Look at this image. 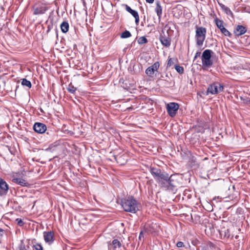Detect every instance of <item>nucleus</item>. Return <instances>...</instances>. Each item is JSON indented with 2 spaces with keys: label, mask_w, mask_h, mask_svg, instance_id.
I'll return each mask as SVG.
<instances>
[{
  "label": "nucleus",
  "mask_w": 250,
  "mask_h": 250,
  "mask_svg": "<svg viewBox=\"0 0 250 250\" xmlns=\"http://www.w3.org/2000/svg\"><path fill=\"white\" fill-rule=\"evenodd\" d=\"M149 171L161 188L173 192L176 190L179 183L178 174L169 176L164 170L155 167H150Z\"/></svg>",
  "instance_id": "nucleus-1"
},
{
  "label": "nucleus",
  "mask_w": 250,
  "mask_h": 250,
  "mask_svg": "<svg viewBox=\"0 0 250 250\" xmlns=\"http://www.w3.org/2000/svg\"><path fill=\"white\" fill-rule=\"evenodd\" d=\"M121 205L124 210L126 212L135 213L139 210L140 204L132 196L123 199L121 200Z\"/></svg>",
  "instance_id": "nucleus-2"
},
{
  "label": "nucleus",
  "mask_w": 250,
  "mask_h": 250,
  "mask_svg": "<svg viewBox=\"0 0 250 250\" xmlns=\"http://www.w3.org/2000/svg\"><path fill=\"white\" fill-rule=\"evenodd\" d=\"M195 39L196 44L197 46H202L206 38L207 33L206 28L204 27H199L197 25L195 26Z\"/></svg>",
  "instance_id": "nucleus-3"
},
{
  "label": "nucleus",
  "mask_w": 250,
  "mask_h": 250,
  "mask_svg": "<svg viewBox=\"0 0 250 250\" xmlns=\"http://www.w3.org/2000/svg\"><path fill=\"white\" fill-rule=\"evenodd\" d=\"M48 8L45 3L38 2L36 3L32 7V10L34 15H40L44 14L47 10Z\"/></svg>",
  "instance_id": "nucleus-4"
},
{
  "label": "nucleus",
  "mask_w": 250,
  "mask_h": 250,
  "mask_svg": "<svg viewBox=\"0 0 250 250\" xmlns=\"http://www.w3.org/2000/svg\"><path fill=\"white\" fill-rule=\"evenodd\" d=\"M213 53V51L209 49H206L203 52L202 56L203 66L209 67L212 65L213 62L211 60V57Z\"/></svg>",
  "instance_id": "nucleus-5"
},
{
  "label": "nucleus",
  "mask_w": 250,
  "mask_h": 250,
  "mask_svg": "<svg viewBox=\"0 0 250 250\" xmlns=\"http://www.w3.org/2000/svg\"><path fill=\"white\" fill-rule=\"evenodd\" d=\"M223 89L224 85L219 83L216 82L209 85L207 92L208 94L210 93L212 95H216L219 92L223 91Z\"/></svg>",
  "instance_id": "nucleus-6"
},
{
  "label": "nucleus",
  "mask_w": 250,
  "mask_h": 250,
  "mask_svg": "<svg viewBox=\"0 0 250 250\" xmlns=\"http://www.w3.org/2000/svg\"><path fill=\"white\" fill-rule=\"evenodd\" d=\"M166 108L168 115L170 117H173L177 113L179 105L176 103L171 102L167 104Z\"/></svg>",
  "instance_id": "nucleus-7"
},
{
  "label": "nucleus",
  "mask_w": 250,
  "mask_h": 250,
  "mask_svg": "<svg viewBox=\"0 0 250 250\" xmlns=\"http://www.w3.org/2000/svg\"><path fill=\"white\" fill-rule=\"evenodd\" d=\"M215 24L217 27L220 30L221 33L226 36L230 37V33L224 27L223 23V21L222 20H219L218 18H216L214 19Z\"/></svg>",
  "instance_id": "nucleus-8"
},
{
  "label": "nucleus",
  "mask_w": 250,
  "mask_h": 250,
  "mask_svg": "<svg viewBox=\"0 0 250 250\" xmlns=\"http://www.w3.org/2000/svg\"><path fill=\"white\" fill-rule=\"evenodd\" d=\"M33 129L37 133L42 134L47 130L46 125L42 123L36 122L33 125Z\"/></svg>",
  "instance_id": "nucleus-9"
},
{
  "label": "nucleus",
  "mask_w": 250,
  "mask_h": 250,
  "mask_svg": "<svg viewBox=\"0 0 250 250\" xmlns=\"http://www.w3.org/2000/svg\"><path fill=\"white\" fill-rule=\"evenodd\" d=\"M159 40L161 43L164 46L168 47L170 45L171 39L169 37L167 33V35H166L164 32H163L162 34H161L159 37Z\"/></svg>",
  "instance_id": "nucleus-10"
},
{
  "label": "nucleus",
  "mask_w": 250,
  "mask_h": 250,
  "mask_svg": "<svg viewBox=\"0 0 250 250\" xmlns=\"http://www.w3.org/2000/svg\"><path fill=\"white\" fill-rule=\"evenodd\" d=\"M8 189V185L3 179L0 178V196L7 194Z\"/></svg>",
  "instance_id": "nucleus-11"
},
{
  "label": "nucleus",
  "mask_w": 250,
  "mask_h": 250,
  "mask_svg": "<svg viewBox=\"0 0 250 250\" xmlns=\"http://www.w3.org/2000/svg\"><path fill=\"white\" fill-rule=\"evenodd\" d=\"M43 237L45 242L49 245H51L54 241V233L51 231H44L43 232Z\"/></svg>",
  "instance_id": "nucleus-12"
},
{
  "label": "nucleus",
  "mask_w": 250,
  "mask_h": 250,
  "mask_svg": "<svg viewBox=\"0 0 250 250\" xmlns=\"http://www.w3.org/2000/svg\"><path fill=\"white\" fill-rule=\"evenodd\" d=\"M125 7V10L130 13L135 18V23L136 25H138L139 24V14L136 10L132 9L127 4L124 5Z\"/></svg>",
  "instance_id": "nucleus-13"
},
{
  "label": "nucleus",
  "mask_w": 250,
  "mask_h": 250,
  "mask_svg": "<svg viewBox=\"0 0 250 250\" xmlns=\"http://www.w3.org/2000/svg\"><path fill=\"white\" fill-rule=\"evenodd\" d=\"M246 32V28L241 25H237L233 31L234 34L237 36L242 35L244 34Z\"/></svg>",
  "instance_id": "nucleus-14"
},
{
  "label": "nucleus",
  "mask_w": 250,
  "mask_h": 250,
  "mask_svg": "<svg viewBox=\"0 0 250 250\" xmlns=\"http://www.w3.org/2000/svg\"><path fill=\"white\" fill-rule=\"evenodd\" d=\"M12 181L14 183L22 187H28L30 186V184H29L25 180L20 177L13 178Z\"/></svg>",
  "instance_id": "nucleus-15"
},
{
  "label": "nucleus",
  "mask_w": 250,
  "mask_h": 250,
  "mask_svg": "<svg viewBox=\"0 0 250 250\" xmlns=\"http://www.w3.org/2000/svg\"><path fill=\"white\" fill-rule=\"evenodd\" d=\"M155 11L157 13L159 21H160L162 15V8L159 1L156 2V6L155 9Z\"/></svg>",
  "instance_id": "nucleus-16"
},
{
  "label": "nucleus",
  "mask_w": 250,
  "mask_h": 250,
  "mask_svg": "<svg viewBox=\"0 0 250 250\" xmlns=\"http://www.w3.org/2000/svg\"><path fill=\"white\" fill-rule=\"evenodd\" d=\"M61 31L63 33H66L69 30V25L67 21H63L60 25Z\"/></svg>",
  "instance_id": "nucleus-17"
},
{
  "label": "nucleus",
  "mask_w": 250,
  "mask_h": 250,
  "mask_svg": "<svg viewBox=\"0 0 250 250\" xmlns=\"http://www.w3.org/2000/svg\"><path fill=\"white\" fill-rule=\"evenodd\" d=\"M155 72V71H154V69L152 67H151V66L147 68L145 71V73L147 75V76L151 78L153 77Z\"/></svg>",
  "instance_id": "nucleus-18"
},
{
  "label": "nucleus",
  "mask_w": 250,
  "mask_h": 250,
  "mask_svg": "<svg viewBox=\"0 0 250 250\" xmlns=\"http://www.w3.org/2000/svg\"><path fill=\"white\" fill-rule=\"evenodd\" d=\"M221 8H222V10L226 13V14L227 15L231 16V17L233 16V13H232V11L230 10V9L229 7L226 6L224 5H222V6H221Z\"/></svg>",
  "instance_id": "nucleus-19"
},
{
  "label": "nucleus",
  "mask_w": 250,
  "mask_h": 250,
  "mask_svg": "<svg viewBox=\"0 0 250 250\" xmlns=\"http://www.w3.org/2000/svg\"><path fill=\"white\" fill-rule=\"evenodd\" d=\"M21 84L23 86H27L29 88H30L32 86V84L30 81L27 80L26 79H22Z\"/></svg>",
  "instance_id": "nucleus-20"
},
{
  "label": "nucleus",
  "mask_w": 250,
  "mask_h": 250,
  "mask_svg": "<svg viewBox=\"0 0 250 250\" xmlns=\"http://www.w3.org/2000/svg\"><path fill=\"white\" fill-rule=\"evenodd\" d=\"M67 90L69 93L74 94L77 90V88L70 83L67 88Z\"/></svg>",
  "instance_id": "nucleus-21"
},
{
  "label": "nucleus",
  "mask_w": 250,
  "mask_h": 250,
  "mask_svg": "<svg viewBox=\"0 0 250 250\" xmlns=\"http://www.w3.org/2000/svg\"><path fill=\"white\" fill-rule=\"evenodd\" d=\"M112 245L114 249L121 247V243L118 239H114L112 242Z\"/></svg>",
  "instance_id": "nucleus-22"
},
{
  "label": "nucleus",
  "mask_w": 250,
  "mask_h": 250,
  "mask_svg": "<svg viewBox=\"0 0 250 250\" xmlns=\"http://www.w3.org/2000/svg\"><path fill=\"white\" fill-rule=\"evenodd\" d=\"M131 34L129 31L125 30L121 35V38L122 39L128 38L131 37Z\"/></svg>",
  "instance_id": "nucleus-23"
},
{
  "label": "nucleus",
  "mask_w": 250,
  "mask_h": 250,
  "mask_svg": "<svg viewBox=\"0 0 250 250\" xmlns=\"http://www.w3.org/2000/svg\"><path fill=\"white\" fill-rule=\"evenodd\" d=\"M139 44H143L147 42V40L145 37H140L138 40Z\"/></svg>",
  "instance_id": "nucleus-24"
},
{
  "label": "nucleus",
  "mask_w": 250,
  "mask_h": 250,
  "mask_svg": "<svg viewBox=\"0 0 250 250\" xmlns=\"http://www.w3.org/2000/svg\"><path fill=\"white\" fill-rule=\"evenodd\" d=\"M175 69L177 71V72H178L180 74H183L184 72V69L183 67L179 65H175Z\"/></svg>",
  "instance_id": "nucleus-25"
},
{
  "label": "nucleus",
  "mask_w": 250,
  "mask_h": 250,
  "mask_svg": "<svg viewBox=\"0 0 250 250\" xmlns=\"http://www.w3.org/2000/svg\"><path fill=\"white\" fill-rule=\"evenodd\" d=\"M160 62H156L154 63L153 64H152V65H151V67H152L154 71L155 72H157L158 71V70L160 67Z\"/></svg>",
  "instance_id": "nucleus-26"
},
{
  "label": "nucleus",
  "mask_w": 250,
  "mask_h": 250,
  "mask_svg": "<svg viewBox=\"0 0 250 250\" xmlns=\"http://www.w3.org/2000/svg\"><path fill=\"white\" fill-rule=\"evenodd\" d=\"M240 99L243 101V102L244 104H246L247 105H250V98H249V97L243 98V97H241Z\"/></svg>",
  "instance_id": "nucleus-27"
},
{
  "label": "nucleus",
  "mask_w": 250,
  "mask_h": 250,
  "mask_svg": "<svg viewBox=\"0 0 250 250\" xmlns=\"http://www.w3.org/2000/svg\"><path fill=\"white\" fill-rule=\"evenodd\" d=\"M174 59H172V58H169L168 59V62H167V67L168 68V67H170L172 65H173L174 63ZM175 61H177L176 60Z\"/></svg>",
  "instance_id": "nucleus-28"
},
{
  "label": "nucleus",
  "mask_w": 250,
  "mask_h": 250,
  "mask_svg": "<svg viewBox=\"0 0 250 250\" xmlns=\"http://www.w3.org/2000/svg\"><path fill=\"white\" fill-rule=\"evenodd\" d=\"M16 221L17 222L18 225L20 227L22 226L24 224L21 218L16 219Z\"/></svg>",
  "instance_id": "nucleus-29"
},
{
  "label": "nucleus",
  "mask_w": 250,
  "mask_h": 250,
  "mask_svg": "<svg viewBox=\"0 0 250 250\" xmlns=\"http://www.w3.org/2000/svg\"><path fill=\"white\" fill-rule=\"evenodd\" d=\"M36 250H43L42 246L40 244H36L34 246Z\"/></svg>",
  "instance_id": "nucleus-30"
},
{
  "label": "nucleus",
  "mask_w": 250,
  "mask_h": 250,
  "mask_svg": "<svg viewBox=\"0 0 250 250\" xmlns=\"http://www.w3.org/2000/svg\"><path fill=\"white\" fill-rule=\"evenodd\" d=\"M46 131V134L49 135V138L50 139L54 137V134L53 133V132H52V131L51 130H49L47 129V130Z\"/></svg>",
  "instance_id": "nucleus-31"
},
{
  "label": "nucleus",
  "mask_w": 250,
  "mask_h": 250,
  "mask_svg": "<svg viewBox=\"0 0 250 250\" xmlns=\"http://www.w3.org/2000/svg\"><path fill=\"white\" fill-rule=\"evenodd\" d=\"M176 246L178 248H182L184 247V244L183 242L179 241L177 243Z\"/></svg>",
  "instance_id": "nucleus-32"
},
{
  "label": "nucleus",
  "mask_w": 250,
  "mask_h": 250,
  "mask_svg": "<svg viewBox=\"0 0 250 250\" xmlns=\"http://www.w3.org/2000/svg\"><path fill=\"white\" fill-rule=\"evenodd\" d=\"M4 233V230L2 229H0V243L1 242V238L3 235Z\"/></svg>",
  "instance_id": "nucleus-33"
},
{
  "label": "nucleus",
  "mask_w": 250,
  "mask_h": 250,
  "mask_svg": "<svg viewBox=\"0 0 250 250\" xmlns=\"http://www.w3.org/2000/svg\"><path fill=\"white\" fill-rule=\"evenodd\" d=\"M183 195L184 196H186V195H188V198H189L191 196V194H189V191L188 190H185L184 193H183Z\"/></svg>",
  "instance_id": "nucleus-34"
},
{
  "label": "nucleus",
  "mask_w": 250,
  "mask_h": 250,
  "mask_svg": "<svg viewBox=\"0 0 250 250\" xmlns=\"http://www.w3.org/2000/svg\"><path fill=\"white\" fill-rule=\"evenodd\" d=\"M200 55H201V52L200 51L197 52L195 54L194 59L195 60L197 58L200 57Z\"/></svg>",
  "instance_id": "nucleus-35"
},
{
  "label": "nucleus",
  "mask_w": 250,
  "mask_h": 250,
  "mask_svg": "<svg viewBox=\"0 0 250 250\" xmlns=\"http://www.w3.org/2000/svg\"><path fill=\"white\" fill-rule=\"evenodd\" d=\"M146 0L147 2H148L149 3H152L154 1V0Z\"/></svg>",
  "instance_id": "nucleus-36"
},
{
  "label": "nucleus",
  "mask_w": 250,
  "mask_h": 250,
  "mask_svg": "<svg viewBox=\"0 0 250 250\" xmlns=\"http://www.w3.org/2000/svg\"><path fill=\"white\" fill-rule=\"evenodd\" d=\"M26 250V248H25V246H21V247H20V250Z\"/></svg>",
  "instance_id": "nucleus-37"
},
{
  "label": "nucleus",
  "mask_w": 250,
  "mask_h": 250,
  "mask_svg": "<svg viewBox=\"0 0 250 250\" xmlns=\"http://www.w3.org/2000/svg\"><path fill=\"white\" fill-rule=\"evenodd\" d=\"M143 236V232L142 231H141L139 234V239H141V238L142 236Z\"/></svg>",
  "instance_id": "nucleus-38"
},
{
  "label": "nucleus",
  "mask_w": 250,
  "mask_h": 250,
  "mask_svg": "<svg viewBox=\"0 0 250 250\" xmlns=\"http://www.w3.org/2000/svg\"><path fill=\"white\" fill-rule=\"evenodd\" d=\"M246 12H247L248 13H250V11H249V10H247Z\"/></svg>",
  "instance_id": "nucleus-39"
},
{
  "label": "nucleus",
  "mask_w": 250,
  "mask_h": 250,
  "mask_svg": "<svg viewBox=\"0 0 250 250\" xmlns=\"http://www.w3.org/2000/svg\"><path fill=\"white\" fill-rule=\"evenodd\" d=\"M246 12H247L248 13H250V11H249V10H247Z\"/></svg>",
  "instance_id": "nucleus-40"
},
{
  "label": "nucleus",
  "mask_w": 250,
  "mask_h": 250,
  "mask_svg": "<svg viewBox=\"0 0 250 250\" xmlns=\"http://www.w3.org/2000/svg\"><path fill=\"white\" fill-rule=\"evenodd\" d=\"M161 78H162V79H164V78H165V77H164V76H161Z\"/></svg>",
  "instance_id": "nucleus-41"
}]
</instances>
